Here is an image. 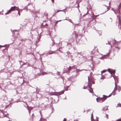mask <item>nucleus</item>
Segmentation results:
<instances>
[{
  "mask_svg": "<svg viewBox=\"0 0 121 121\" xmlns=\"http://www.w3.org/2000/svg\"><path fill=\"white\" fill-rule=\"evenodd\" d=\"M103 97L98 98L96 99V100L98 102L101 103L104 102L107 99L106 95H103Z\"/></svg>",
  "mask_w": 121,
  "mask_h": 121,
  "instance_id": "f257e3e1",
  "label": "nucleus"
},
{
  "mask_svg": "<svg viewBox=\"0 0 121 121\" xmlns=\"http://www.w3.org/2000/svg\"><path fill=\"white\" fill-rule=\"evenodd\" d=\"M8 114L6 111L3 110L0 111V118L7 117V116Z\"/></svg>",
  "mask_w": 121,
  "mask_h": 121,
  "instance_id": "f03ea898",
  "label": "nucleus"
},
{
  "mask_svg": "<svg viewBox=\"0 0 121 121\" xmlns=\"http://www.w3.org/2000/svg\"><path fill=\"white\" fill-rule=\"evenodd\" d=\"M64 90H63L62 91H61L60 92H51L50 94V95H60L62 94H63L64 93Z\"/></svg>",
  "mask_w": 121,
  "mask_h": 121,
  "instance_id": "7ed1b4c3",
  "label": "nucleus"
},
{
  "mask_svg": "<svg viewBox=\"0 0 121 121\" xmlns=\"http://www.w3.org/2000/svg\"><path fill=\"white\" fill-rule=\"evenodd\" d=\"M17 8L18 9H19V8L18 7H16L15 6H14L13 7H11L10 9L6 13H5V15H7L8 14L11 13L12 11H14L15 10V8Z\"/></svg>",
  "mask_w": 121,
  "mask_h": 121,
  "instance_id": "20e7f679",
  "label": "nucleus"
},
{
  "mask_svg": "<svg viewBox=\"0 0 121 121\" xmlns=\"http://www.w3.org/2000/svg\"><path fill=\"white\" fill-rule=\"evenodd\" d=\"M111 77H113L115 81V85L117 86V83L118 82V77L115 76V75L113 76H112Z\"/></svg>",
  "mask_w": 121,
  "mask_h": 121,
  "instance_id": "39448f33",
  "label": "nucleus"
},
{
  "mask_svg": "<svg viewBox=\"0 0 121 121\" xmlns=\"http://www.w3.org/2000/svg\"><path fill=\"white\" fill-rule=\"evenodd\" d=\"M77 68V66L76 65H75L73 66L72 67L69 66V67L68 68V71H66V72L67 73H69L70 72V70L72 69H76Z\"/></svg>",
  "mask_w": 121,
  "mask_h": 121,
  "instance_id": "423d86ee",
  "label": "nucleus"
},
{
  "mask_svg": "<svg viewBox=\"0 0 121 121\" xmlns=\"http://www.w3.org/2000/svg\"><path fill=\"white\" fill-rule=\"evenodd\" d=\"M108 71L111 74V75L112 74H113L114 75V74L115 72V71L114 70H111L109 68H108Z\"/></svg>",
  "mask_w": 121,
  "mask_h": 121,
  "instance_id": "0eeeda50",
  "label": "nucleus"
},
{
  "mask_svg": "<svg viewBox=\"0 0 121 121\" xmlns=\"http://www.w3.org/2000/svg\"><path fill=\"white\" fill-rule=\"evenodd\" d=\"M119 42L115 40H113L112 41V43L113 44L114 46L118 45Z\"/></svg>",
  "mask_w": 121,
  "mask_h": 121,
  "instance_id": "6e6552de",
  "label": "nucleus"
},
{
  "mask_svg": "<svg viewBox=\"0 0 121 121\" xmlns=\"http://www.w3.org/2000/svg\"><path fill=\"white\" fill-rule=\"evenodd\" d=\"M93 118V113H92L91 114V121H98V118L97 117H96V119L95 120H94L93 121L92 120V119Z\"/></svg>",
  "mask_w": 121,
  "mask_h": 121,
  "instance_id": "1a4fd4ad",
  "label": "nucleus"
},
{
  "mask_svg": "<svg viewBox=\"0 0 121 121\" xmlns=\"http://www.w3.org/2000/svg\"><path fill=\"white\" fill-rule=\"evenodd\" d=\"M51 74L52 75V73L51 72H43L42 73V74L43 75H44L45 74Z\"/></svg>",
  "mask_w": 121,
  "mask_h": 121,
  "instance_id": "9d476101",
  "label": "nucleus"
},
{
  "mask_svg": "<svg viewBox=\"0 0 121 121\" xmlns=\"http://www.w3.org/2000/svg\"><path fill=\"white\" fill-rule=\"evenodd\" d=\"M83 52H77L76 53H75V54H76V55H80L81 56H82L83 54Z\"/></svg>",
  "mask_w": 121,
  "mask_h": 121,
  "instance_id": "9b49d317",
  "label": "nucleus"
},
{
  "mask_svg": "<svg viewBox=\"0 0 121 121\" xmlns=\"http://www.w3.org/2000/svg\"><path fill=\"white\" fill-rule=\"evenodd\" d=\"M110 54L109 53H108L106 55H105L104 56H102V57L100 58H99V59H102V60H103L105 58V56H109Z\"/></svg>",
  "mask_w": 121,
  "mask_h": 121,
  "instance_id": "f8f14e48",
  "label": "nucleus"
},
{
  "mask_svg": "<svg viewBox=\"0 0 121 121\" xmlns=\"http://www.w3.org/2000/svg\"><path fill=\"white\" fill-rule=\"evenodd\" d=\"M121 8L118 7L116 11V14L117 13L120 14V10Z\"/></svg>",
  "mask_w": 121,
  "mask_h": 121,
  "instance_id": "ddd939ff",
  "label": "nucleus"
},
{
  "mask_svg": "<svg viewBox=\"0 0 121 121\" xmlns=\"http://www.w3.org/2000/svg\"><path fill=\"white\" fill-rule=\"evenodd\" d=\"M92 15L91 16V17L92 18V20L95 17L96 18L99 15H95L94 14V13H93L92 12Z\"/></svg>",
  "mask_w": 121,
  "mask_h": 121,
  "instance_id": "4468645a",
  "label": "nucleus"
},
{
  "mask_svg": "<svg viewBox=\"0 0 121 121\" xmlns=\"http://www.w3.org/2000/svg\"><path fill=\"white\" fill-rule=\"evenodd\" d=\"M88 83L87 84V85H86V86L84 85V89H86V87H87L89 86V81L90 80V79L89 78V77H88Z\"/></svg>",
  "mask_w": 121,
  "mask_h": 121,
  "instance_id": "2eb2a0df",
  "label": "nucleus"
},
{
  "mask_svg": "<svg viewBox=\"0 0 121 121\" xmlns=\"http://www.w3.org/2000/svg\"><path fill=\"white\" fill-rule=\"evenodd\" d=\"M55 53V51H50L47 53L48 54H53Z\"/></svg>",
  "mask_w": 121,
  "mask_h": 121,
  "instance_id": "dca6fc26",
  "label": "nucleus"
},
{
  "mask_svg": "<svg viewBox=\"0 0 121 121\" xmlns=\"http://www.w3.org/2000/svg\"><path fill=\"white\" fill-rule=\"evenodd\" d=\"M41 38V36L40 35H39V36L38 37V38H37V40L36 41V42L37 43L38 42L40 41V39Z\"/></svg>",
  "mask_w": 121,
  "mask_h": 121,
  "instance_id": "f3484780",
  "label": "nucleus"
},
{
  "mask_svg": "<svg viewBox=\"0 0 121 121\" xmlns=\"http://www.w3.org/2000/svg\"><path fill=\"white\" fill-rule=\"evenodd\" d=\"M88 90L89 91V92L91 93H93V90L91 88L89 87V88L88 89Z\"/></svg>",
  "mask_w": 121,
  "mask_h": 121,
  "instance_id": "a211bd4d",
  "label": "nucleus"
},
{
  "mask_svg": "<svg viewBox=\"0 0 121 121\" xmlns=\"http://www.w3.org/2000/svg\"><path fill=\"white\" fill-rule=\"evenodd\" d=\"M117 17L118 18L119 22L120 24H121V17L120 15H118L117 16Z\"/></svg>",
  "mask_w": 121,
  "mask_h": 121,
  "instance_id": "6ab92c4d",
  "label": "nucleus"
},
{
  "mask_svg": "<svg viewBox=\"0 0 121 121\" xmlns=\"http://www.w3.org/2000/svg\"><path fill=\"white\" fill-rule=\"evenodd\" d=\"M108 110V107L107 106H105V107H104L103 109V110L104 111H106Z\"/></svg>",
  "mask_w": 121,
  "mask_h": 121,
  "instance_id": "aec40b11",
  "label": "nucleus"
},
{
  "mask_svg": "<svg viewBox=\"0 0 121 121\" xmlns=\"http://www.w3.org/2000/svg\"><path fill=\"white\" fill-rule=\"evenodd\" d=\"M65 10V9L62 10H57V11L56 12H55V14L56 13H58L60 11H64L65 12H65L64 11V10Z\"/></svg>",
  "mask_w": 121,
  "mask_h": 121,
  "instance_id": "412c9836",
  "label": "nucleus"
},
{
  "mask_svg": "<svg viewBox=\"0 0 121 121\" xmlns=\"http://www.w3.org/2000/svg\"><path fill=\"white\" fill-rule=\"evenodd\" d=\"M64 20H67L68 21H69V22H70L72 23L73 24V22L71 21V19H67L66 18L65 19H64Z\"/></svg>",
  "mask_w": 121,
  "mask_h": 121,
  "instance_id": "4be33fe9",
  "label": "nucleus"
},
{
  "mask_svg": "<svg viewBox=\"0 0 121 121\" xmlns=\"http://www.w3.org/2000/svg\"><path fill=\"white\" fill-rule=\"evenodd\" d=\"M115 88H114V90L113 91H116L117 90V88H118V86L117 85L116 86V85H115Z\"/></svg>",
  "mask_w": 121,
  "mask_h": 121,
  "instance_id": "5701e85b",
  "label": "nucleus"
},
{
  "mask_svg": "<svg viewBox=\"0 0 121 121\" xmlns=\"http://www.w3.org/2000/svg\"><path fill=\"white\" fill-rule=\"evenodd\" d=\"M55 42H54L53 41L52 43L50 45V47H52L54 45Z\"/></svg>",
  "mask_w": 121,
  "mask_h": 121,
  "instance_id": "b1692460",
  "label": "nucleus"
},
{
  "mask_svg": "<svg viewBox=\"0 0 121 121\" xmlns=\"http://www.w3.org/2000/svg\"><path fill=\"white\" fill-rule=\"evenodd\" d=\"M118 90L119 91V92L121 90V87L119 86H118Z\"/></svg>",
  "mask_w": 121,
  "mask_h": 121,
  "instance_id": "393cba45",
  "label": "nucleus"
},
{
  "mask_svg": "<svg viewBox=\"0 0 121 121\" xmlns=\"http://www.w3.org/2000/svg\"><path fill=\"white\" fill-rule=\"evenodd\" d=\"M121 107V104L120 103H118L117 105V106H116V107Z\"/></svg>",
  "mask_w": 121,
  "mask_h": 121,
  "instance_id": "a878e982",
  "label": "nucleus"
},
{
  "mask_svg": "<svg viewBox=\"0 0 121 121\" xmlns=\"http://www.w3.org/2000/svg\"><path fill=\"white\" fill-rule=\"evenodd\" d=\"M100 61L99 60H97L96 61V62H96L95 64H96L97 65H98V64H99V63H100Z\"/></svg>",
  "mask_w": 121,
  "mask_h": 121,
  "instance_id": "bb28decb",
  "label": "nucleus"
},
{
  "mask_svg": "<svg viewBox=\"0 0 121 121\" xmlns=\"http://www.w3.org/2000/svg\"><path fill=\"white\" fill-rule=\"evenodd\" d=\"M46 120L45 119L42 118H40V121H46Z\"/></svg>",
  "mask_w": 121,
  "mask_h": 121,
  "instance_id": "cd10ccee",
  "label": "nucleus"
},
{
  "mask_svg": "<svg viewBox=\"0 0 121 121\" xmlns=\"http://www.w3.org/2000/svg\"><path fill=\"white\" fill-rule=\"evenodd\" d=\"M16 10L18 11V14H19V16H20V11H19V9H16Z\"/></svg>",
  "mask_w": 121,
  "mask_h": 121,
  "instance_id": "c85d7f7f",
  "label": "nucleus"
},
{
  "mask_svg": "<svg viewBox=\"0 0 121 121\" xmlns=\"http://www.w3.org/2000/svg\"><path fill=\"white\" fill-rule=\"evenodd\" d=\"M112 93V95H114L116 94L115 91H113V92Z\"/></svg>",
  "mask_w": 121,
  "mask_h": 121,
  "instance_id": "c756f323",
  "label": "nucleus"
},
{
  "mask_svg": "<svg viewBox=\"0 0 121 121\" xmlns=\"http://www.w3.org/2000/svg\"><path fill=\"white\" fill-rule=\"evenodd\" d=\"M115 47V48H116L117 49V50L118 51H119L120 50V48H119V47Z\"/></svg>",
  "mask_w": 121,
  "mask_h": 121,
  "instance_id": "7c9ffc66",
  "label": "nucleus"
},
{
  "mask_svg": "<svg viewBox=\"0 0 121 121\" xmlns=\"http://www.w3.org/2000/svg\"><path fill=\"white\" fill-rule=\"evenodd\" d=\"M31 110H32V109L33 108L32 107H29L28 106V107H27V108H29Z\"/></svg>",
  "mask_w": 121,
  "mask_h": 121,
  "instance_id": "2f4dec72",
  "label": "nucleus"
},
{
  "mask_svg": "<svg viewBox=\"0 0 121 121\" xmlns=\"http://www.w3.org/2000/svg\"><path fill=\"white\" fill-rule=\"evenodd\" d=\"M116 14V11L113 9L112 8L111 9Z\"/></svg>",
  "mask_w": 121,
  "mask_h": 121,
  "instance_id": "473e14b6",
  "label": "nucleus"
},
{
  "mask_svg": "<svg viewBox=\"0 0 121 121\" xmlns=\"http://www.w3.org/2000/svg\"><path fill=\"white\" fill-rule=\"evenodd\" d=\"M106 71H107V70H103L101 72V73H103L105 72Z\"/></svg>",
  "mask_w": 121,
  "mask_h": 121,
  "instance_id": "72a5a7b5",
  "label": "nucleus"
},
{
  "mask_svg": "<svg viewBox=\"0 0 121 121\" xmlns=\"http://www.w3.org/2000/svg\"><path fill=\"white\" fill-rule=\"evenodd\" d=\"M27 109L29 111V114H30V111H31V110L29 108H28Z\"/></svg>",
  "mask_w": 121,
  "mask_h": 121,
  "instance_id": "f704fd0d",
  "label": "nucleus"
},
{
  "mask_svg": "<svg viewBox=\"0 0 121 121\" xmlns=\"http://www.w3.org/2000/svg\"><path fill=\"white\" fill-rule=\"evenodd\" d=\"M106 44H109L111 45V48L112 47V46H111V44L109 43V42H108V43H106Z\"/></svg>",
  "mask_w": 121,
  "mask_h": 121,
  "instance_id": "c9c22d12",
  "label": "nucleus"
},
{
  "mask_svg": "<svg viewBox=\"0 0 121 121\" xmlns=\"http://www.w3.org/2000/svg\"><path fill=\"white\" fill-rule=\"evenodd\" d=\"M80 58L79 57H78L77 59H76V60L77 61H79V60Z\"/></svg>",
  "mask_w": 121,
  "mask_h": 121,
  "instance_id": "e433bc0d",
  "label": "nucleus"
},
{
  "mask_svg": "<svg viewBox=\"0 0 121 121\" xmlns=\"http://www.w3.org/2000/svg\"><path fill=\"white\" fill-rule=\"evenodd\" d=\"M112 93H111L110 95H109L108 96H106L107 97V98L108 97H110L111 95H112Z\"/></svg>",
  "mask_w": 121,
  "mask_h": 121,
  "instance_id": "4c0bfd02",
  "label": "nucleus"
},
{
  "mask_svg": "<svg viewBox=\"0 0 121 121\" xmlns=\"http://www.w3.org/2000/svg\"><path fill=\"white\" fill-rule=\"evenodd\" d=\"M91 6L90 5V6L89 7V6L87 8V9H91Z\"/></svg>",
  "mask_w": 121,
  "mask_h": 121,
  "instance_id": "58836bf2",
  "label": "nucleus"
},
{
  "mask_svg": "<svg viewBox=\"0 0 121 121\" xmlns=\"http://www.w3.org/2000/svg\"><path fill=\"white\" fill-rule=\"evenodd\" d=\"M108 115L107 114H106V117L108 119Z\"/></svg>",
  "mask_w": 121,
  "mask_h": 121,
  "instance_id": "ea45409f",
  "label": "nucleus"
},
{
  "mask_svg": "<svg viewBox=\"0 0 121 121\" xmlns=\"http://www.w3.org/2000/svg\"><path fill=\"white\" fill-rule=\"evenodd\" d=\"M74 25H75V27L76 26H77V25H79V24H78V23H77V24H73Z\"/></svg>",
  "mask_w": 121,
  "mask_h": 121,
  "instance_id": "a19ab883",
  "label": "nucleus"
},
{
  "mask_svg": "<svg viewBox=\"0 0 121 121\" xmlns=\"http://www.w3.org/2000/svg\"><path fill=\"white\" fill-rule=\"evenodd\" d=\"M118 7L121 8V3L118 6Z\"/></svg>",
  "mask_w": 121,
  "mask_h": 121,
  "instance_id": "79ce46f5",
  "label": "nucleus"
},
{
  "mask_svg": "<svg viewBox=\"0 0 121 121\" xmlns=\"http://www.w3.org/2000/svg\"><path fill=\"white\" fill-rule=\"evenodd\" d=\"M116 121H121V119H119L117 120Z\"/></svg>",
  "mask_w": 121,
  "mask_h": 121,
  "instance_id": "37998d69",
  "label": "nucleus"
},
{
  "mask_svg": "<svg viewBox=\"0 0 121 121\" xmlns=\"http://www.w3.org/2000/svg\"><path fill=\"white\" fill-rule=\"evenodd\" d=\"M66 121V119L65 118H64L63 121Z\"/></svg>",
  "mask_w": 121,
  "mask_h": 121,
  "instance_id": "c03bdc74",
  "label": "nucleus"
},
{
  "mask_svg": "<svg viewBox=\"0 0 121 121\" xmlns=\"http://www.w3.org/2000/svg\"><path fill=\"white\" fill-rule=\"evenodd\" d=\"M19 10L20 11H20H21V12H22V9H19Z\"/></svg>",
  "mask_w": 121,
  "mask_h": 121,
  "instance_id": "a18cd8bd",
  "label": "nucleus"
},
{
  "mask_svg": "<svg viewBox=\"0 0 121 121\" xmlns=\"http://www.w3.org/2000/svg\"><path fill=\"white\" fill-rule=\"evenodd\" d=\"M23 102H24L26 103V105H27V104L26 103V102H24V101H23Z\"/></svg>",
  "mask_w": 121,
  "mask_h": 121,
  "instance_id": "49530a36",
  "label": "nucleus"
},
{
  "mask_svg": "<svg viewBox=\"0 0 121 121\" xmlns=\"http://www.w3.org/2000/svg\"><path fill=\"white\" fill-rule=\"evenodd\" d=\"M96 51L98 52V49H96Z\"/></svg>",
  "mask_w": 121,
  "mask_h": 121,
  "instance_id": "de8ad7c7",
  "label": "nucleus"
},
{
  "mask_svg": "<svg viewBox=\"0 0 121 121\" xmlns=\"http://www.w3.org/2000/svg\"><path fill=\"white\" fill-rule=\"evenodd\" d=\"M61 21V20H60L58 21H57V22H60V21Z\"/></svg>",
  "mask_w": 121,
  "mask_h": 121,
  "instance_id": "09e8293b",
  "label": "nucleus"
},
{
  "mask_svg": "<svg viewBox=\"0 0 121 121\" xmlns=\"http://www.w3.org/2000/svg\"><path fill=\"white\" fill-rule=\"evenodd\" d=\"M59 72L57 73V74L59 75Z\"/></svg>",
  "mask_w": 121,
  "mask_h": 121,
  "instance_id": "8fccbe9b",
  "label": "nucleus"
},
{
  "mask_svg": "<svg viewBox=\"0 0 121 121\" xmlns=\"http://www.w3.org/2000/svg\"><path fill=\"white\" fill-rule=\"evenodd\" d=\"M19 62H20V64H21V62H22V61H19Z\"/></svg>",
  "mask_w": 121,
  "mask_h": 121,
  "instance_id": "3c124183",
  "label": "nucleus"
},
{
  "mask_svg": "<svg viewBox=\"0 0 121 121\" xmlns=\"http://www.w3.org/2000/svg\"><path fill=\"white\" fill-rule=\"evenodd\" d=\"M5 45H4V46ZM0 46H1L2 47H3L4 46H4H1V45H0Z\"/></svg>",
  "mask_w": 121,
  "mask_h": 121,
  "instance_id": "603ef678",
  "label": "nucleus"
},
{
  "mask_svg": "<svg viewBox=\"0 0 121 121\" xmlns=\"http://www.w3.org/2000/svg\"><path fill=\"white\" fill-rule=\"evenodd\" d=\"M40 112V114L41 115V112Z\"/></svg>",
  "mask_w": 121,
  "mask_h": 121,
  "instance_id": "864d4df0",
  "label": "nucleus"
},
{
  "mask_svg": "<svg viewBox=\"0 0 121 121\" xmlns=\"http://www.w3.org/2000/svg\"><path fill=\"white\" fill-rule=\"evenodd\" d=\"M75 121H78V120H75Z\"/></svg>",
  "mask_w": 121,
  "mask_h": 121,
  "instance_id": "5fc2aeb1",
  "label": "nucleus"
},
{
  "mask_svg": "<svg viewBox=\"0 0 121 121\" xmlns=\"http://www.w3.org/2000/svg\"><path fill=\"white\" fill-rule=\"evenodd\" d=\"M52 2H54V1H53V0H52Z\"/></svg>",
  "mask_w": 121,
  "mask_h": 121,
  "instance_id": "6e6d98bb",
  "label": "nucleus"
},
{
  "mask_svg": "<svg viewBox=\"0 0 121 121\" xmlns=\"http://www.w3.org/2000/svg\"><path fill=\"white\" fill-rule=\"evenodd\" d=\"M95 83V82H93V84H94Z\"/></svg>",
  "mask_w": 121,
  "mask_h": 121,
  "instance_id": "4d7b16f0",
  "label": "nucleus"
},
{
  "mask_svg": "<svg viewBox=\"0 0 121 121\" xmlns=\"http://www.w3.org/2000/svg\"><path fill=\"white\" fill-rule=\"evenodd\" d=\"M13 31H16V30H13Z\"/></svg>",
  "mask_w": 121,
  "mask_h": 121,
  "instance_id": "13d9d810",
  "label": "nucleus"
},
{
  "mask_svg": "<svg viewBox=\"0 0 121 121\" xmlns=\"http://www.w3.org/2000/svg\"><path fill=\"white\" fill-rule=\"evenodd\" d=\"M1 89L2 88L0 86V89Z\"/></svg>",
  "mask_w": 121,
  "mask_h": 121,
  "instance_id": "bf43d9fd",
  "label": "nucleus"
},
{
  "mask_svg": "<svg viewBox=\"0 0 121 121\" xmlns=\"http://www.w3.org/2000/svg\"><path fill=\"white\" fill-rule=\"evenodd\" d=\"M19 101H16V102H19Z\"/></svg>",
  "mask_w": 121,
  "mask_h": 121,
  "instance_id": "052dcab7",
  "label": "nucleus"
},
{
  "mask_svg": "<svg viewBox=\"0 0 121 121\" xmlns=\"http://www.w3.org/2000/svg\"><path fill=\"white\" fill-rule=\"evenodd\" d=\"M46 25H47V24H45Z\"/></svg>",
  "mask_w": 121,
  "mask_h": 121,
  "instance_id": "680f3d73",
  "label": "nucleus"
},
{
  "mask_svg": "<svg viewBox=\"0 0 121 121\" xmlns=\"http://www.w3.org/2000/svg\"><path fill=\"white\" fill-rule=\"evenodd\" d=\"M96 48V47H95V48Z\"/></svg>",
  "mask_w": 121,
  "mask_h": 121,
  "instance_id": "e2e57ef3",
  "label": "nucleus"
},
{
  "mask_svg": "<svg viewBox=\"0 0 121 121\" xmlns=\"http://www.w3.org/2000/svg\"><path fill=\"white\" fill-rule=\"evenodd\" d=\"M59 51H60V52H61V51H60V50H59Z\"/></svg>",
  "mask_w": 121,
  "mask_h": 121,
  "instance_id": "0e129e2a",
  "label": "nucleus"
},
{
  "mask_svg": "<svg viewBox=\"0 0 121 121\" xmlns=\"http://www.w3.org/2000/svg\"><path fill=\"white\" fill-rule=\"evenodd\" d=\"M33 115V114H32V115Z\"/></svg>",
  "mask_w": 121,
  "mask_h": 121,
  "instance_id": "69168bd1",
  "label": "nucleus"
},
{
  "mask_svg": "<svg viewBox=\"0 0 121 121\" xmlns=\"http://www.w3.org/2000/svg\"><path fill=\"white\" fill-rule=\"evenodd\" d=\"M85 70V71H87L86 70Z\"/></svg>",
  "mask_w": 121,
  "mask_h": 121,
  "instance_id": "338daca9",
  "label": "nucleus"
},
{
  "mask_svg": "<svg viewBox=\"0 0 121 121\" xmlns=\"http://www.w3.org/2000/svg\"><path fill=\"white\" fill-rule=\"evenodd\" d=\"M34 68H35V67H34Z\"/></svg>",
  "mask_w": 121,
  "mask_h": 121,
  "instance_id": "774afa93",
  "label": "nucleus"
}]
</instances>
